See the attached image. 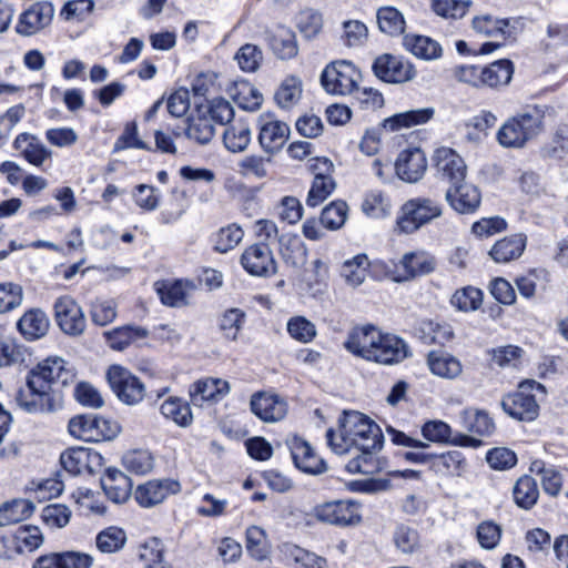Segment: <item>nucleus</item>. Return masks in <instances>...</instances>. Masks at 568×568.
Segmentation results:
<instances>
[{
  "instance_id": "f257e3e1",
  "label": "nucleus",
  "mask_w": 568,
  "mask_h": 568,
  "mask_svg": "<svg viewBox=\"0 0 568 568\" xmlns=\"http://www.w3.org/2000/svg\"><path fill=\"white\" fill-rule=\"evenodd\" d=\"M70 377L61 357L47 358L32 368L27 377V387L16 396L20 408L30 414L53 413L62 408L58 384L65 385Z\"/></svg>"
},
{
  "instance_id": "f03ea898",
  "label": "nucleus",
  "mask_w": 568,
  "mask_h": 568,
  "mask_svg": "<svg viewBox=\"0 0 568 568\" xmlns=\"http://www.w3.org/2000/svg\"><path fill=\"white\" fill-rule=\"evenodd\" d=\"M338 430L328 429L327 443L336 454H346L352 448L358 452H378L383 446V434L377 424L359 412H344L338 420Z\"/></svg>"
},
{
  "instance_id": "7ed1b4c3",
  "label": "nucleus",
  "mask_w": 568,
  "mask_h": 568,
  "mask_svg": "<svg viewBox=\"0 0 568 568\" xmlns=\"http://www.w3.org/2000/svg\"><path fill=\"white\" fill-rule=\"evenodd\" d=\"M344 345L351 353L383 365L399 363L407 356L403 339L373 325L354 328Z\"/></svg>"
},
{
  "instance_id": "20e7f679",
  "label": "nucleus",
  "mask_w": 568,
  "mask_h": 568,
  "mask_svg": "<svg viewBox=\"0 0 568 568\" xmlns=\"http://www.w3.org/2000/svg\"><path fill=\"white\" fill-rule=\"evenodd\" d=\"M544 112L534 106L508 119L497 132V141L504 148H523L541 130Z\"/></svg>"
},
{
  "instance_id": "39448f33",
  "label": "nucleus",
  "mask_w": 568,
  "mask_h": 568,
  "mask_svg": "<svg viewBox=\"0 0 568 568\" xmlns=\"http://www.w3.org/2000/svg\"><path fill=\"white\" fill-rule=\"evenodd\" d=\"M443 206L439 201L418 196L406 201L398 213L396 229L404 234H412L440 217Z\"/></svg>"
},
{
  "instance_id": "423d86ee",
  "label": "nucleus",
  "mask_w": 568,
  "mask_h": 568,
  "mask_svg": "<svg viewBox=\"0 0 568 568\" xmlns=\"http://www.w3.org/2000/svg\"><path fill=\"white\" fill-rule=\"evenodd\" d=\"M532 390L546 394V387L542 384L534 379L521 382L515 393L503 398L501 407L505 413L518 420H534L538 416L539 405Z\"/></svg>"
},
{
  "instance_id": "0eeeda50",
  "label": "nucleus",
  "mask_w": 568,
  "mask_h": 568,
  "mask_svg": "<svg viewBox=\"0 0 568 568\" xmlns=\"http://www.w3.org/2000/svg\"><path fill=\"white\" fill-rule=\"evenodd\" d=\"M471 26L476 33L495 39V41L481 45L480 52L485 54L493 52L504 41L515 39L517 36V27L514 19H501L490 13L474 17Z\"/></svg>"
},
{
  "instance_id": "6e6552de",
  "label": "nucleus",
  "mask_w": 568,
  "mask_h": 568,
  "mask_svg": "<svg viewBox=\"0 0 568 568\" xmlns=\"http://www.w3.org/2000/svg\"><path fill=\"white\" fill-rule=\"evenodd\" d=\"M69 433L84 442L111 440L120 433L116 423L97 415H80L70 419Z\"/></svg>"
},
{
  "instance_id": "1a4fd4ad",
  "label": "nucleus",
  "mask_w": 568,
  "mask_h": 568,
  "mask_svg": "<svg viewBox=\"0 0 568 568\" xmlns=\"http://www.w3.org/2000/svg\"><path fill=\"white\" fill-rule=\"evenodd\" d=\"M361 78L359 70L352 62L341 60L327 65L321 80L328 93L345 95L356 91Z\"/></svg>"
},
{
  "instance_id": "9d476101",
  "label": "nucleus",
  "mask_w": 568,
  "mask_h": 568,
  "mask_svg": "<svg viewBox=\"0 0 568 568\" xmlns=\"http://www.w3.org/2000/svg\"><path fill=\"white\" fill-rule=\"evenodd\" d=\"M108 383L116 397L126 405H136L145 396V385L129 369L112 365L106 372Z\"/></svg>"
},
{
  "instance_id": "9b49d317",
  "label": "nucleus",
  "mask_w": 568,
  "mask_h": 568,
  "mask_svg": "<svg viewBox=\"0 0 568 568\" xmlns=\"http://www.w3.org/2000/svg\"><path fill=\"white\" fill-rule=\"evenodd\" d=\"M313 516L325 524L351 526L361 521L359 506L352 500H333L313 508Z\"/></svg>"
},
{
  "instance_id": "f8f14e48",
  "label": "nucleus",
  "mask_w": 568,
  "mask_h": 568,
  "mask_svg": "<svg viewBox=\"0 0 568 568\" xmlns=\"http://www.w3.org/2000/svg\"><path fill=\"white\" fill-rule=\"evenodd\" d=\"M54 317L59 327L68 335H81L87 325L81 306L71 296H61L54 302Z\"/></svg>"
},
{
  "instance_id": "ddd939ff",
  "label": "nucleus",
  "mask_w": 568,
  "mask_h": 568,
  "mask_svg": "<svg viewBox=\"0 0 568 568\" xmlns=\"http://www.w3.org/2000/svg\"><path fill=\"white\" fill-rule=\"evenodd\" d=\"M434 168L439 180L449 185L463 182L467 175V165L464 159L450 148H439L435 151Z\"/></svg>"
},
{
  "instance_id": "4468645a",
  "label": "nucleus",
  "mask_w": 568,
  "mask_h": 568,
  "mask_svg": "<svg viewBox=\"0 0 568 568\" xmlns=\"http://www.w3.org/2000/svg\"><path fill=\"white\" fill-rule=\"evenodd\" d=\"M241 264L253 276L267 277L277 272L273 252L265 243H256L246 247L242 253Z\"/></svg>"
},
{
  "instance_id": "2eb2a0df",
  "label": "nucleus",
  "mask_w": 568,
  "mask_h": 568,
  "mask_svg": "<svg viewBox=\"0 0 568 568\" xmlns=\"http://www.w3.org/2000/svg\"><path fill=\"white\" fill-rule=\"evenodd\" d=\"M258 143L262 150L274 155L286 143L290 136V128L285 122L274 119L272 115L262 114L258 118Z\"/></svg>"
},
{
  "instance_id": "dca6fc26",
  "label": "nucleus",
  "mask_w": 568,
  "mask_h": 568,
  "mask_svg": "<svg viewBox=\"0 0 568 568\" xmlns=\"http://www.w3.org/2000/svg\"><path fill=\"white\" fill-rule=\"evenodd\" d=\"M374 74L384 82L403 83L414 79V67L399 57L388 53L377 57L373 63Z\"/></svg>"
},
{
  "instance_id": "f3484780",
  "label": "nucleus",
  "mask_w": 568,
  "mask_h": 568,
  "mask_svg": "<svg viewBox=\"0 0 568 568\" xmlns=\"http://www.w3.org/2000/svg\"><path fill=\"white\" fill-rule=\"evenodd\" d=\"M54 17V8L48 1H39L23 11L16 26L17 33L30 37L49 27Z\"/></svg>"
},
{
  "instance_id": "a211bd4d",
  "label": "nucleus",
  "mask_w": 568,
  "mask_h": 568,
  "mask_svg": "<svg viewBox=\"0 0 568 568\" xmlns=\"http://www.w3.org/2000/svg\"><path fill=\"white\" fill-rule=\"evenodd\" d=\"M448 205L460 214L474 213L480 205L481 194L479 189L465 180L449 185L445 192Z\"/></svg>"
},
{
  "instance_id": "6ab92c4d",
  "label": "nucleus",
  "mask_w": 568,
  "mask_h": 568,
  "mask_svg": "<svg viewBox=\"0 0 568 568\" xmlns=\"http://www.w3.org/2000/svg\"><path fill=\"white\" fill-rule=\"evenodd\" d=\"M102 460L98 452L83 447L67 449L60 457L62 467L71 475L92 474L102 466Z\"/></svg>"
},
{
  "instance_id": "aec40b11",
  "label": "nucleus",
  "mask_w": 568,
  "mask_h": 568,
  "mask_svg": "<svg viewBox=\"0 0 568 568\" xmlns=\"http://www.w3.org/2000/svg\"><path fill=\"white\" fill-rule=\"evenodd\" d=\"M252 413L265 423H275L287 414V404L278 395L260 392L251 397Z\"/></svg>"
},
{
  "instance_id": "412c9836",
  "label": "nucleus",
  "mask_w": 568,
  "mask_h": 568,
  "mask_svg": "<svg viewBox=\"0 0 568 568\" xmlns=\"http://www.w3.org/2000/svg\"><path fill=\"white\" fill-rule=\"evenodd\" d=\"M395 170L398 178L408 183L418 182L427 170L425 153L418 149H407L399 153Z\"/></svg>"
},
{
  "instance_id": "4be33fe9",
  "label": "nucleus",
  "mask_w": 568,
  "mask_h": 568,
  "mask_svg": "<svg viewBox=\"0 0 568 568\" xmlns=\"http://www.w3.org/2000/svg\"><path fill=\"white\" fill-rule=\"evenodd\" d=\"M395 267L393 280L405 282L434 271L435 261L434 257L424 252L406 253Z\"/></svg>"
},
{
  "instance_id": "5701e85b",
  "label": "nucleus",
  "mask_w": 568,
  "mask_h": 568,
  "mask_svg": "<svg viewBox=\"0 0 568 568\" xmlns=\"http://www.w3.org/2000/svg\"><path fill=\"white\" fill-rule=\"evenodd\" d=\"M180 490V484L175 480H150L140 485L135 493V500L143 507H152L162 503L170 494Z\"/></svg>"
},
{
  "instance_id": "b1692460",
  "label": "nucleus",
  "mask_w": 568,
  "mask_h": 568,
  "mask_svg": "<svg viewBox=\"0 0 568 568\" xmlns=\"http://www.w3.org/2000/svg\"><path fill=\"white\" fill-rule=\"evenodd\" d=\"M423 436L433 443H452L457 446L477 447L480 445V440L463 435L456 434L453 436L452 428L448 424L442 420H429L422 427Z\"/></svg>"
},
{
  "instance_id": "393cba45",
  "label": "nucleus",
  "mask_w": 568,
  "mask_h": 568,
  "mask_svg": "<svg viewBox=\"0 0 568 568\" xmlns=\"http://www.w3.org/2000/svg\"><path fill=\"white\" fill-rule=\"evenodd\" d=\"M92 562V556L84 552H51L40 556L32 568H90Z\"/></svg>"
},
{
  "instance_id": "a878e982",
  "label": "nucleus",
  "mask_w": 568,
  "mask_h": 568,
  "mask_svg": "<svg viewBox=\"0 0 568 568\" xmlns=\"http://www.w3.org/2000/svg\"><path fill=\"white\" fill-rule=\"evenodd\" d=\"M292 458L297 468L308 474H321L326 469L325 462L318 457L310 444L302 438H293L290 444Z\"/></svg>"
},
{
  "instance_id": "bb28decb",
  "label": "nucleus",
  "mask_w": 568,
  "mask_h": 568,
  "mask_svg": "<svg viewBox=\"0 0 568 568\" xmlns=\"http://www.w3.org/2000/svg\"><path fill=\"white\" fill-rule=\"evenodd\" d=\"M106 497L115 504L125 503L132 493L131 479L116 468H108L101 478Z\"/></svg>"
},
{
  "instance_id": "cd10ccee",
  "label": "nucleus",
  "mask_w": 568,
  "mask_h": 568,
  "mask_svg": "<svg viewBox=\"0 0 568 568\" xmlns=\"http://www.w3.org/2000/svg\"><path fill=\"white\" fill-rule=\"evenodd\" d=\"M230 392V385L221 378L207 377L193 384L190 389L191 400L202 406L205 402H217Z\"/></svg>"
},
{
  "instance_id": "c85d7f7f",
  "label": "nucleus",
  "mask_w": 568,
  "mask_h": 568,
  "mask_svg": "<svg viewBox=\"0 0 568 568\" xmlns=\"http://www.w3.org/2000/svg\"><path fill=\"white\" fill-rule=\"evenodd\" d=\"M13 146L29 163L36 166H41L51 156V151L37 136L29 133L19 134Z\"/></svg>"
},
{
  "instance_id": "c756f323",
  "label": "nucleus",
  "mask_w": 568,
  "mask_h": 568,
  "mask_svg": "<svg viewBox=\"0 0 568 568\" xmlns=\"http://www.w3.org/2000/svg\"><path fill=\"white\" fill-rule=\"evenodd\" d=\"M49 326L50 321L40 308L27 311L17 323L19 332L29 341L43 337L48 333Z\"/></svg>"
},
{
  "instance_id": "7c9ffc66",
  "label": "nucleus",
  "mask_w": 568,
  "mask_h": 568,
  "mask_svg": "<svg viewBox=\"0 0 568 568\" xmlns=\"http://www.w3.org/2000/svg\"><path fill=\"white\" fill-rule=\"evenodd\" d=\"M156 292L163 304L181 307L187 304L190 291L194 287L187 281H164L155 283Z\"/></svg>"
},
{
  "instance_id": "2f4dec72",
  "label": "nucleus",
  "mask_w": 568,
  "mask_h": 568,
  "mask_svg": "<svg viewBox=\"0 0 568 568\" xmlns=\"http://www.w3.org/2000/svg\"><path fill=\"white\" fill-rule=\"evenodd\" d=\"M427 365L434 375L446 379H455L463 373L460 361L446 352H429Z\"/></svg>"
},
{
  "instance_id": "473e14b6",
  "label": "nucleus",
  "mask_w": 568,
  "mask_h": 568,
  "mask_svg": "<svg viewBox=\"0 0 568 568\" xmlns=\"http://www.w3.org/2000/svg\"><path fill=\"white\" fill-rule=\"evenodd\" d=\"M527 237L524 234H514L497 241L489 255L497 263H508L517 260L524 253Z\"/></svg>"
},
{
  "instance_id": "72a5a7b5",
  "label": "nucleus",
  "mask_w": 568,
  "mask_h": 568,
  "mask_svg": "<svg viewBox=\"0 0 568 568\" xmlns=\"http://www.w3.org/2000/svg\"><path fill=\"white\" fill-rule=\"evenodd\" d=\"M434 115L433 108L410 110L394 114L382 122V128L395 132L403 128H412L428 122Z\"/></svg>"
},
{
  "instance_id": "f704fd0d",
  "label": "nucleus",
  "mask_w": 568,
  "mask_h": 568,
  "mask_svg": "<svg viewBox=\"0 0 568 568\" xmlns=\"http://www.w3.org/2000/svg\"><path fill=\"white\" fill-rule=\"evenodd\" d=\"M227 92L233 101L243 110L255 111L262 105V93L248 81L234 82Z\"/></svg>"
},
{
  "instance_id": "c9c22d12",
  "label": "nucleus",
  "mask_w": 568,
  "mask_h": 568,
  "mask_svg": "<svg viewBox=\"0 0 568 568\" xmlns=\"http://www.w3.org/2000/svg\"><path fill=\"white\" fill-rule=\"evenodd\" d=\"M404 47L418 59L435 60L442 57V45L429 37L408 34L404 38Z\"/></svg>"
},
{
  "instance_id": "e433bc0d",
  "label": "nucleus",
  "mask_w": 568,
  "mask_h": 568,
  "mask_svg": "<svg viewBox=\"0 0 568 568\" xmlns=\"http://www.w3.org/2000/svg\"><path fill=\"white\" fill-rule=\"evenodd\" d=\"M514 74V64L510 60L501 59L481 69V85L498 88L507 85Z\"/></svg>"
},
{
  "instance_id": "4c0bfd02",
  "label": "nucleus",
  "mask_w": 568,
  "mask_h": 568,
  "mask_svg": "<svg viewBox=\"0 0 568 568\" xmlns=\"http://www.w3.org/2000/svg\"><path fill=\"white\" fill-rule=\"evenodd\" d=\"M34 505L28 499H14L0 506V527L13 525L29 518Z\"/></svg>"
},
{
  "instance_id": "58836bf2",
  "label": "nucleus",
  "mask_w": 568,
  "mask_h": 568,
  "mask_svg": "<svg viewBox=\"0 0 568 568\" xmlns=\"http://www.w3.org/2000/svg\"><path fill=\"white\" fill-rule=\"evenodd\" d=\"M225 148L233 152H243L251 142V129L244 121H237L229 124L223 133Z\"/></svg>"
},
{
  "instance_id": "ea45409f",
  "label": "nucleus",
  "mask_w": 568,
  "mask_h": 568,
  "mask_svg": "<svg viewBox=\"0 0 568 568\" xmlns=\"http://www.w3.org/2000/svg\"><path fill=\"white\" fill-rule=\"evenodd\" d=\"M280 253L283 261L294 268L303 266L306 262L307 250L297 236H282Z\"/></svg>"
},
{
  "instance_id": "a19ab883",
  "label": "nucleus",
  "mask_w": 568,
  "mask_h": 568,
  "mask_svg": "<svg viewBox=\"0 0 568 568\" xmlns=\"http://www.w3.org/2000/svg\"><path fill=\"white\" fill-rule=\"evenodd\" d=\"M104 336L111 348L123 351L132 342L142 339L148 336V331L140 326H123L105 332Z\"/></svg>"
},
{
  "instance_id": "79ce46f5",
  "label": "nucleus",
  "mask_w": 568,
  "mask_h": 568,
  "mask_svg": "<svg viewBox=\"0 0 568 568\" xmlns=\"http://www.w3.org/2000/svg\"><path fill=\"white\" fill-rule=\"evenodd\" d=\"M270 45L274 54L282 60L292 59L298 52L295 34L286 28L276 30L270 39Z\"/></svg>"
},
{
  "instance_id": "37998d69",
  "label": "nucleus",
  "mask_w": 568,
  "mask_h": 568,
  "mask_svg": "<svg viewBox=\"0 0 568 568\" xmlns=\"http://www.w3.org/2000/svg\"><path fill=\"white\" fill-rule=\"evenodd\" d=\"M432 467L443 476H459L466 463L460 452L453 450L442 455H432Z\"/></svg>"
},
{
  "instance_id": "c03bdc74",
  "label": "nucleus",
  "mask_w": 568,
  "mask_h": 568,
  "mask_svg": "<svg viewBox=\"0 0 568 568\" xmlns=\"http://www.w3.org/2000/svg\"><path fill=\"white\" fill-rule=\"evenodd\" d=\"M368 266L369 262L367 256L365 254H358L343 263L341 275L349 286L357 287L364 283Z\"/></svg>"
},
{
  "instance_id": "a18cd8bd",
  "label": "nucleus",
  "mask_w": 568,
  "mask_h": 568,
  "mask_svg": "<svg viewBox=\"0 0 568 568\" xmlns=\"http://www.w3.org/2000/svg\"><path fill=\"white\" fill-rule=\"evenodd\" d=\"M381 32L395 37L405 30V19L399 10L394 7H382L376 13Z\"/></svg>"
},
{
  "instance_id": "49530a36",
  "label": "nucleus",
  "mask_w": 568,
  "mask_h": 568,
  "mask_svg": "<svg viewBox=\"0 0 568 568\" xmlns=\"http://www.w3.org/2000/svg\"><path fill=\"white\" fill-rule=\"evenodd\" d=\"M460 418L464 428L470 433L489 436L495 430V424L486 412L465 409Z\"/></svg>"
},
{
  "instance_id": "de8ad7c7",
  "label": "nucleus",
  "mask_w": 568,
  "mask_h": 568,
  "mask_svg": "<svg viewBox=\"0 0 568 568\" xmlns=\"http://www.w3.org/2000/svg\"><path fill=\"white\" fill-rule=\"evenodd\" d=\"M272 155L250 154L237 162V172L244 178L264 179L268 175Z\"/></svg>"
},
{
  "instance_id": "09e8293b",
  "label": "nucleus",
  "mask_w": 568,
  "mask_h": 568,
  "mask_svg": "<svg viewBox=\"0 0 568 568\" xmlns=\"http://www.w3.org/2000/svg\"><path fill=\"white\" fill-rule=\"evenodd\" d=\"M125 542V531L114 526L101 530L95 537V546L102 554L118 552L124 547Z\"/></svg>"
},
{
  "instance_id": "8fccbe9b",
  "label": "nucleus",
  "mask_w": 568,
  "mask_h": 568,
  "mask_svg": "<svg viewBox=\"0 0 568 568\" xmlns=\"http://www.w3.org/2000/svg\"><path fill=\"white\" fill-rule=\"evenodd\" d=\"M246 314L243 310L232 307L224 311L219 321V328L229 341H236L245 323Z\"/></svg>"
},
{
  "instance_id": "3c124183",
  "label": "nucleus",
  "mask_w": 568,
  "mask_h": 568,
  "mask_svg": "<svg viewBox=\"0 0 568 568\" xmlns=\"http://www.w3.org/2000/svg\"><path fill=\"white\" fill-rule=\"evenodd\" d=\"M161 414L172 419L176 425L186 427L192 423V413L187 403L176 397L164 400L160 407Z\"/></svg>"
},
{
  "instance_id": "603ef678",
  "label": "nucleus",
  "mask_w": 568,
  "mask_h": 568,
  "mask_svg": "<svg viewBox=\"0 0 568 568\" xmlns=\"http://www.w3.org/2000/svg\"><path fill=\"white\" fill-rule=\"evenodd\" d=\"M515 503L524 509H530L538 499L539 490L534 478L529 476L520 477L513 490Z\"/></svg>"
},
{
  "instance_id": "864d4df0",
  "label": "nucleus",
  "mask_w": 568,
  "mask_h": 568,
  "mask_svg": "<svg viewBox=\"0 0 568 568\" xmlns=\"http://www.w3.org/2000/svg\"><path fill=\"white\" fill-rule=\"evenodd\" d=\"M13 541L17 552H32L43 544V535L37 526H21L14 532Z\"/></svg>"
},
{
  "instance_id": "5fc2aeb1",
  "label": "nucleus",
  "mask_w": 568,
  "mask_h": 568,
  "mask_svg": "<svg viewBox=\"0 0 568 568\" xmlns=\"http://www.w3.org/2000/svg\"><path fill=\"white\" fill-rule=\"evenodd\" d=\"M302 95V81L296 77L286 78L275 93V101L282 109L295 105Z\"/></svg>"
},
{
  "instance_id": "6e6d98bb",
  "label": "nucleus",
  "mask_w": 568,
  "mask_h": 568,
  "mask_svg": "<svg viewBox=\"0 0 568 568\" xmlns=\"http://www.w3.org/2000/svg\"><path fill=\"white\" fill-rule=\"evenodd\" d=\"M163 552L164 549L159 539L152 538L145 541L139 552L140 560L144 562L143 568H172L163 560Z\"/></svg>"
},
{
  "instance_id": "4d7b16f0",
  "label": "nucleus",
  "mask_w": 568,
  "mask_h": 568,
  "mask_svg": "<svg viewBox=\"0 0 568 568\" xmlns=\"http://www.w3.org/2000/svg\"><path fill=\"white\" fill-rule=\"evenodd\" d=\"M362 207L368 216L385 217L392 211V201L382 191H372L366 195Z\"/></svg>"
},
{
  "instance_id": "13d9d810",
  "label": "nucleus",
  "mask_w": 568,
  "mask_h": 568,
  "mask_svg": "<svg viewBox=\"0 0 568 568\" xmlns=\"http://www.w3.org/2000/svg\"><path fill=\"white\" fill-rule=\"evenodd\" d=\"M268 548L264 529L258 526H251L246 529V549L253 558L263 560L268 554Z\"/></svg>"
},
{
  "instance_id": "bf43d9fd",
  "label": "nucleus",
  "mask_w": 568,
  "mask_h": 568,
  "mask_svg": "<svg viewBox=\"0 0 568 568\" xmlns=\"http://www.w3.org/2000/svg\"><path fill=\"white\" fill-rule=\"evenodd\" d=\"M450 303L463 312L476 311L483 303V293L476 287L467 286L457 290L453 294Z\"/></svg>"
},
{
  "instance_id": "052dcab7",
  "label": "nucleus",
  "mask_w": 568,
  "mask_h": 568,
  "mask_svg": "<svg viewBox=\"0 0 568 568\" xmlns=\"http://www.w3.org/2000/svg\"><path fill=\"white\" fill-rule=\"evenodd\" d=\"M393 540L398 550L404 554H412L419 548V534L418 531L405 524L396 526Z\"/></svg>"
},
{
  "instance_id": "680f3d73",
  "label": "nucleus",
  "mask_w": 568,
  "mask_h": 568,
  "mask_svg": "<svg viewBox=\"0 0 568 568\" xmlns=\"http://www.w3.org/2000/svg\"><path fill=\"white\" fill-rule=\"evenodd\" d=\"M286 328L292 338L304 344L312 342L317 334L315 324L304 316L291 317Z\"/></svg>"
},
{
  "instance_id": "e2e57ef3",
  "label": "nucleus",
  "mask_w": 568,
  "mask_h": 568,
  "mask_svg": "<svg viewBox=\"0 0 568 568\" xmlns=\"http://www.w3.org/2000/svg\"><path fill=\"white\" fill-rule=\"evenodd\" d=\"M214 134V126L207 116H196L189 121L186 135L199 144H207Z\"/></svg>"
},
{
  "instance_id": "0e129e2a",
  "label": "nucleus",
  "mask_w": 568,
  "mask_h": 568,
  "mask_svg": "<svg viewBox=\"0 0 568 568\" xmlns=\"http://www.w3.org/2000/svg\"><path fill=\"white\" fill-rule=\"evenodd\" d=\"M124 467L138 475H144L153 468V457L150 452L144 449H135L128 452L123 456Z\"/></svg>"
},
{
  "instance_id": "69168bd1",
  "label": "nucleus",
  "mask_w": 568,
  "mask_h": 568,
  "mask_svg": "<svg viewBox=\"0 0 568 568\" xmlns=\"http://www.w3.org/2000/svg\"><path fill=\"white\" fill-rule=\"evenodd\" d=\"M469 8L468 0H433L432 9L434 12L445 19H460Z\"/></svg>"
},
{
  "instance_id": "338daca9",
  "label": "nucleus",
  "mask_w": 568,
  "mask_h": 568,
  "mask_svg": "<svg viewBox=\"0 0 568 568\" xmlns=\"http://www.w3.org/2000/svg\"><path fill=\"white\" fill-rule=\"evenodd\" d=\"M235 60L237 61L241 70L245 72H255L263 61V52L257 45L246 43L237 50Z\"/></svg>"
},
{
  "instance_id": "774afa93",
  "label": "nucleus",
  "mask_w": 568,
  "mask_h": 568,
  "mask_svg": "<svg viewBox=\"0 0 568 568\" xmlns=\"http://www.w3.org/2000/svg\"><path fill=\"white\" fill-rule=\"evenodd\" d=\"M347 217V205L345 202H332L321 214V223L325 229L338 230L345 224Z\"/></svg>"
}]
</instances>
